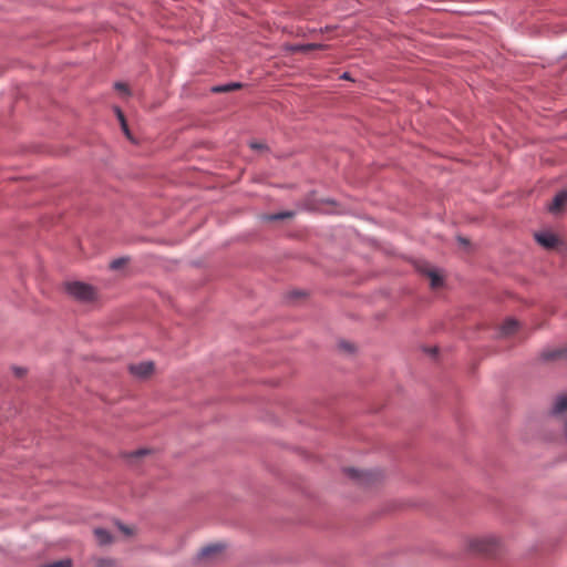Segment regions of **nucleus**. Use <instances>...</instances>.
<instances>
[{
    "label": "nucleus",
    "mask_w": 567,
    "mask_h": 567,
    "mask_svg": "<svg viewBox=\"0 0 567 567\" xmlns=\"http://www.w3.org/2000/svg\"><path fill=\"white\" fill-rule=\"evenodd\" d=\"M66 292L78 301L90 302L96 298L95 289L82 281H71L65 285Z\"/></svg>",
    "instance_id": "obj_1"
},
{
    "label": "nucleus",
    "mask_w": 567,
    "mask_h": 567,
    "mask_svg": "<svg viewBox=\"0 0 567 567\" xmlns=\"http://www.w3.org/2000/svg\"><path fill=\"white\" fill-rule=\"evenodd\" d=\"M154 371V363L152 361H143L130 365V372L137 378H146Z\"/></svg>",
    "instance_id": "obj_2"
},
{
    "label": "nucleus",
    "mask_w": 567,
    "mask_h": 567,
    "mask_svg": "<svg viewBox=\"0 0 567 567\" xmlns=\"http://www.w3.org/2000/svg\"><path fill=\"white\" fill-rule=\"evenodd\" d=\"M535 239L540 246L547 249L554 248L558 243L557 236L547 230L536 233Z\"/></svg>",
    "instance_id": "obj_3"
},
{
    "label": "nucleus",
    "mask_w": 567,
    "mask_h": 567,
    "mask_svg": "<svg viewBox=\"0 0 567 567\" xmlns=\"http://www.w3.org/2000/svg\"><path fill=\"white\" fill-rule=\"evenodd\" d=\"M567 203V192L561 190L553 198V202L548 205V209L551 213H557Z\"/></svg>",
    "instance_id": "obj_4"
},
{
    "label": "nucleus",
    "mask_w": 567,
    "mask_h": 567,
    "mask_svg": "<svg viewBox=\"0 0 567 567\" xmlns=\"http://www.w3.org/2000/svg\"><path fill=\"white\" fill-rule=\"evenodd\" d=\"M346 472L350 477L361 483H369L370 481H372L373 476V473L371 472L360 471L357 468H347Z\"/></svg>",
    "instance_id": "obj_5"
},
{
    "label": "nucleus",
    "mask_w": 567,
    "mask_h": 567,
    "mask_svg": "<svg viewBox=\"0 0 567 567\" xmlns=\"http://www.w3.org/2000/svg\"><path fill=\"white\" fill-rule=\"evenodd\" d=\"M223 548L224 546L221 544L208 545L200 549V551L198 553V558H208L214 554L220 553Z\"/></svg>",
    "instance_id": "obj_6"
},
{
    "label": "nucleus",
    "mask_w": 567,
    "mask_h": 567,
    "mask_svg": "<svg viewBox=\"0 0 567 567\" xmlns=\"http://www.w3.org/2000/svg\"><path fill=\"white\" fill-rule=\"evenodd\" d=\"M493 538H486V539H478L473 542L472 547L475 550L488 553L492 549V546L494 545Z\"/></svg>",
    "instance_id": "obj_7"
},
{
    "label": "nucleus",
    "mask_w": 567,
    "mask_h": 567,
    "mask_svg": "<svg viewBox=\"0 0 567 567\" xmlns=\"http://www.w3.org/2000/svg\"><path fill=\"white\" fill-rule=\"evenodd\" d=\"M517 327H518V322L515 319L509 318V319L505 320V322L503 323V326L501 328V333L503 336H509L514 331H516Z\"/></svg>",
    "instance_id": "obj_8"
},
{
    "label": "nucleus",
    "mask_w": 567,
    "mask_h": 567,
    "mask_svg": "<svg viewBox=\"0 0 567 567\" xmlns=\"http://www.w3.org/2000/svg\"><path fill=\"white\" fill-rule=\"evenodd\" d=\"M94 535L100 545H107L112 542L110 533L104 528H96Z\"/></svg>",
    "instance_id": "obj_9"
},
{
    "label": "nucleus",
    "mask_w": 567,
    "mask_h": 567,
    "mask_svg": "<svg viewBox=\"0 0 567 567\" xmlns=\"http://www.w3.org/2000/svg\"><path fill=\"white\" fill-rule=\"evenodd\" d=\"M323 48H326V45L320 44V43H308V44H297V45L291 47L290 49L293 52H308L311 50L323 49Z\"/></svg>",
    "instance_id": "obj_10"
},
{
    "label": "nucleus",
    "mask_w": 567,
    "mask_h": 567,
    "mask_svg": "<svg viewBox=\"0 0 567 567\" xmlns=\"http://www.w3.org/2000/svg\"><path fill=\"white\" fill-rule=\"evenodd\" d=\"M241 87V84L239 82H231V83H228V84H223V85H216L212 89L213 92L215 93H224V92H229V91H233V90H237Z\"/></svg>",
    "instance_id": "obj_11"
},
{
    "label": "nucleus",
    "mask_w": 567,
    "mask_h": 567,
    "mask_svg": "<svg viewBox=\"0 0 567 567\" xmlns=\"http://www.w3.org/2000/svg\"><path fill=\"white\" fill-rule=\"evenodd\" d=\"M426 274H427L429 278L431 279L432 288H439L442 285L443 280H442V277L440 276V274L437 272V270L430 269Z\"/></svg>",
    "instance_id": "obj_12"
},
{
    "label": "nucleus",
    "mask_w": 567,
    "mask_h": 567,
    "mask_svg": "<svg viewBox=\"0 0 567 567\" xmlns=\"http://www.w3.org/2000/svg\"><path fill=\"white\" fill-rule=\"evenodd\" d=\"M292 216H293L292 212H284V213H278V214L266 215L264 217V219L265 220H280V219L290 218Z\"/></svg>",
    "instance_id": "obj_13"
},
{
    "label": "nucleus",
    "mask_w": 567,
    "mask_h": 567,
    "mask_svg": "<svg viewBox=\"0 0 567 567\" xmlns=\"http://www.w3.org/2000/svg\"><path fill=\"white\" fill-rule=\"evenodd\" d=\"M116 114H117L118 121L121 122L123 132L126 134V136H130L127 124H126L124 115L120 109H116Z\"/></svg>",
    "instance_id": "obj_14"
},
{
    "label": "nucleus",
    "mask_w": 567,
    "mask_h": 567,
    "mask_svg": "<svg viewBox=\"0 0 567 567\" xmlns=\"http://www.w3.org/2000/svg\"><path fill=\"white\" fill-rule=\"evenodd\" d=\"M43 567H72V560L71 559H62V560L45 565Z\"/></svg>",
    "instance_id": "obj_15"
},
{
    "label": "nucleus",
    "mask_w": 567,
    "mask_h": 567,
    "mask_svg": "<svg viewBox=\"0 0 567 567\" xmlns=\"http://www.w3.org/2000/svg\"><path fill=\"white\" fill-rule=\"evenodd\" d=\"M126 260L124 258L115 259L111 262L112 269H118Z\"/></svg>",
    "instance_id": "obj_16"
},
{
    "label": "nucleus",
    "mask_w": 567,
    "mask_h": 567,
    "mask_svg": "<svg viewBox=\"0 0 567 567\" xmlns=\"http://www.w3.org/2000/svg\"><path fill=\"white\" fill-rule=\"evenodd\" d=\"M148 452L150 451L146 450V449H141V450H137V451L133 452L130 456L131 457H140V456L148 454Z\"/></svg>",
    "instance_id": "obj_17"
},
{
    "label": "nucleus",
    "mask_w": 567,
    "mask_h": 567,
    "mask_svg": "<svg viewBox=\"0 0 567 567\" xmlns=\"http://www.w3.org/2000/svg\"><path fill=\"white\" fill-rule=\"evenodd\" d=\"M114 87H115L116 90H118L120 92H123V93H125V94H126V93H128V91H127V86H126V84H124V83L117 82V83H115V84H114Z\"/></svg>",
    "instance_id": "obj_18"
},
{
    "label": "nucleus",
    "mask_w": 567,
    "mask_h": 567,
    "mask_svg": "<svg viewBox=\"0 0 567 567\" xmlns=\"http://www.w3.org/2000/svg\"><path fill=\"white\" fill-rule=\"evenodd\" d=\"M250 147H251L252 150H256V151H261V150H264L266 146H265L262 143L252 142V143H250Z\"/></svg>",
    "instance_id": "obj_19"
},
{
    "label": "nucleus",
    "mask_w": 567,
    "mask_h": 567,
    "mask_svg": "<svg viewBox=\"0 0 567 567\" xmlns=\"http://www.w3.org/2000/svg\"><path fill=\"white\" fill-rule=\"evenodd\" d=\"M14 372L17 375H22L24 373V370L21 368H17V369H14Z\"/></svg>",
    "instance_id": "obj_20"
},
{
    "label": "nucleus",
    "mask_w": 567,
    "mask_h": 567,
    "mask_svg": "<svg viewBox=\"0 0 567 567\" xmlns=\"http://www.w3.org/2000/svg\"><path fill=\"white\" fill-rule=\"evenodd\" d=\"M120 528L126 534V535H130L131 532L128 528L124 527V526H120Z\"/></svg>",
    "instance_id": "obj_21"
},
{
    "label": "nucleus",
    "mask_w": 567,
    "mask_h": 567,
    "mask_svg": "<svg viewBox=\"0 0 567 567\" xmlns=\"http://www.w3.org/2000/svg\"><path fill=\"white\" fill-rule=\"evenodd\" d=\"M458 241H460L462 245H467V240H466V239H464V238H462V237H460V238H458Z\"/></svg>",
    "instance_id": "obj_22"
},
{
    "label": "nucleus",
    "mask_w": 567,
    "mask_h": 567,
    "mask_svg": "<svg viewBox=\"0 0 567 567\" xmlns=\"http://www.w3.org/2000/svg\"><path fill=\"white\" fill-rule=\"evenodd\" d=\"M343 347H344V349H347V350H349V351H351V350H352L351 346H349V344H343Z\"/></svg>",
    "instance_id": "obj_23"
},
{
    "label": "nucleus",
    "mask_w": 567,
    "mask_h": 567,
    "mask_svg": "<svg viewBox=\"0 0 567 567\" xmlns=\"http://www.w3.org/2000/svg\"><path fill=\"white\" fill-rule=\"evenodd\" d=\"M342 78L343 79H349L348 73H343Z\"/></svg>",
    "instance_id": "obj_24"
}]
</instances>
